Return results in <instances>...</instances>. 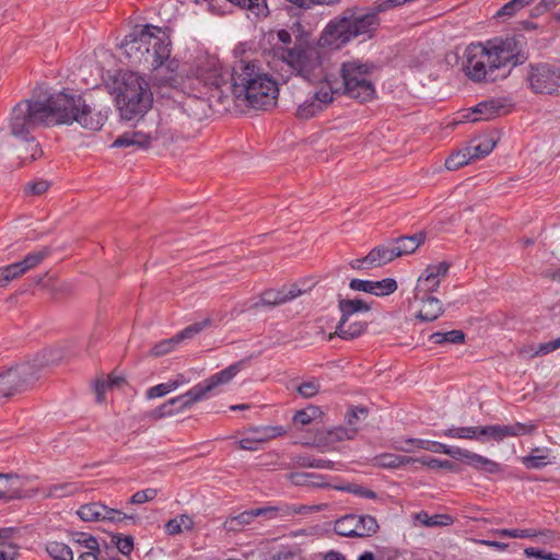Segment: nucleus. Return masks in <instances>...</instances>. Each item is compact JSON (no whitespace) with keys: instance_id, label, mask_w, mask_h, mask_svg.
<instances>
[{"instance_id":"f257e3e1","label":"nucleus","mask_w":560,"mask_h":560,"mask_svg":"<svg viewBox=\"0 0 560 560\" xmlns=\"http://www.w3.org/2000/svg\"><path fill=\"white\" fill-rule=\"evenodd\" d=\"M196 78L209 86L208 100L222 101L226 86L236 100L252 108L269 109L277 104L278 83L254 62L241 60L230 73L217 57L205 56L197 61Z\"/></svg>"},{"instance_id":"f03ea898","label":"nucleus","mask_w":560,"mask_h":560,"mask_svg":"<svg viewBox=\"0 0 560 560\" xmlns=\"http://www.w3.org/2000/svg\"><path fill=\"white\" fill-rule=\"evenodd\" d=\"M270 65L284 82L295 77L310 85L319 84L318 88L310 92L311 96L304 101L294 94L295 102L299 104L296 116L301 119L314 117L325 105L331 103L335 94L341 90V85L337 81L329 79L317 48L275 47Z\"/></svg>"},{"instance_id":"7ed1b4c3","label":"nucleus","mask_w":560,"mask_h":560,"mask_svg":"<svg viewBox=\"0 0 560 560\" xmlns=\"http://www.w3.org/2000/svg\"><path fill=\"white\" fill-rule=\"evenodd\" d=\"M525 60L523 38L506 37L468 45L462 66L471 81H494L497 70L515 67Z\"/></svg>"},{"instance_id":"20e7f679","label":"nucleus","mask_w":560,"mask_h":560,"mask_svg":"<svg viewBox=\"0 0 560 560\" xmlns=\"http://www.w3.org/2000/svg\"><path fill=\"white\" fill-rule=\"evenodd\" d=\"M377 13L376 10L365 13L348 10L326 25L319 42L324 46L337 49L352 39H370L380 25Z\"/></svg>"},{"instance_id":"39448f33","label":"nucleus","mask_w":560,"mask_h":560,"mask_svg":"<svg viewBox=\"0 0 560 560\" xmlns=\"http://www.w3.org/2000/svg\"><path fill=\"white\" fill-rule=\"evenodd\" d=\"M168 46L170 36L165 31L145 25L126 36L120 48L132 63L151 68L160 66L162 58L167 57Z\"/></svg>"},{"instance_id":"423d86ee","label":"nucleus","mask_w":560,"mask_h":560,"mask_svg":"<svg viewBox=\"0 0 560 560\" xmlns=\"http://www.w3.org/2000/svg\"><path fill=\"white\" fill-rule=\"evenodd\" d=\"M116 105L125 120L142 117L152 106L149 83L136 72H124L117 81Z\"/></svg>"},{"instance_id":"0eeeda50","label":"nucleus","mask_w":560,"mask_h":560,"mask_svg":"<svg viewBox=\"0 0 560 560\" xmlns=\"http://www.w3.org/2000/svg\"><path fill=\"white\" fill-rule=\"evenodd\" d=\"M243 368V362L231 364L226 369L213 374L191 387L185 394L171 398L159 408L152 411L153 417L163 418L190 408L194 404L201 401L214 393L221 385L228 384Z\"/></svg>"},{"instance_id":"6e6552de","label":"nucleus","mask_w":560,"mask_h":560,"mask_svg":"<svg viewBox=\"0 0 560 560\" xmlns=\"http://www.w3.org/2000/svg\"><path fill=\"white\" fill-rule=\"evenodd\" d=\"M56 125V110L52 95L45 102L24 101L19 103L11 113L9 128L11 135L28 140V135L39 126Z\"/></svg>"},{"instance_id":"1a4fd4ad","label":"nucleus","mask_w":560,"mask_h":560,"mask_svg":"<svg viewBox=\"0 0 560 560\" xmlns=\"http://www.w3.org/2000/svg\"><path fill=\"white\" fill-rule=\"evenodd\" d=\"M60 359L57 351L45 350L32 361L22 362L0 372V401L24 390L38 377L45 366L55 364Z\"/></svg>"},{"instance_id":"9d476101","label":"nucleus","mask_w":560,"mask_h":560,"mask_svg":"<svg viewBox=\"0 0 560 560\" xmlns=\"http://www.w3.org/2000/svg\"><path fill=\"white\" fill-rule=\"evenodd\" d=\"M52 104L56 110V125H70L78 122L82 128L100 130L107 116L100 110H94L82 101L63 92L52 94Z\"/></svg>"},{"instance_id":"9b49d317","label":"nucleus","mask_w":560,"mask_h":560,"mask_svg":"<svg viewBox=\"0 0 560 560\" xmlns=\"http://www.w3.org/2000/svg\"><path fill=\"white\" fill-rule=\"evenodd\" d=\"M372 70L371 63L360 60L343 62L340 69L343 92L360 102L372 100L375 94Z\"/></svg>"},{"instance_id":"f8f14e48","label":"nucleus","mask_w":560,"mask_h":560,"mask_svg":"<svg viewBox=\"0 0 560 560\" xmlns=\"http://www.w3.org/2000/svg\"><path fill=\"white\" fill-rule=\"evenodd\" d=\"M526 81L535 94L560 93V70L548 63L530 65Z\"/></svg>"},{"instance_id":"ddd939ff","label":"nucleus","mask_w":560,"mask_h":560,"mask_svg":"<svg viewBox=\"0 0 560 560\" xmlns=\"http://www.w3.org/2000/svg\"><path fill=\"white\" fill-rule=\"evenodd\" d=\"M378 528L377 521L371 515L347 514L336 520L334 524L335 533L343 537H371Z\"/></svg>"},{"instance_id":"4468645a","label":"nucleus","mask_w":560,"mask_h":560,"mask_svg":"<svg viewBox=\"0 0 560 560\" xmlns=\"http://www.w3.org/2000/svg\"><path fill=\"white\" fill-rule=\"evenodd\" d=\"M536 429V424L528 422H514L512 424H492L478 427V441L492 440L502 442L506 438H517L532 433Z\"/></svg>"},{"instance_id":"2eb2a0df","label":"nucleus","mask_w":560,"mask_h":560,"mask_svg":"<svg viewBox=\"0 0 560 560\" xmlns=\"http://www.w3.org/2000/svg\"><path fill=\"white\" fill-rule=\"evenodd\" d=\"M450 267L451 265L447 261L428 265L418 277L413 293L432 295L448 276Z\"/></svg>"},{"instance_id":"dca6fc26","label":"nucleus","mask_w":560,"mask_h":560,"mask_svg":"<svg viewBox=\"0 0 560 560\" xmlns=\"http://www.w3.org/2000/svg\"><path fill=\"white\" fill-rule=\"evenodd\" d=\"M77 514L83 522L119 523L125 520L135 518L133 516L128 515L119 510L108 508L101 502L83 504L79 508Z\"/></svg>"},{"instance_id":"f3484780","label":"nucleus","mask_w":560,"mask_h":560,"mask_svg":"<svg viewBox=\"0 0 560 560\" xmlns=\"http://www.w3.org/2000/svg\"><path fill=\"white\" fill-rule=\"evenodd\" d=\"M408 307L420 322H433L444 313L442 302L431 294L413 293Z\"/></svg>"},{"instance_id":"a211bd4d","label":"nucleus","mask_w":560,"mask_h":560,"mask_svg":"<svg viewBox=\"0 0 560 560\" xmlns=\"http://www.w3.org/2000/svg\"><path fill=\"white\" fill-rule=\"evenodd\" d=\"M210 325V319H205L199 323L191 324L187 326L185 329L173 336L172 338L164 339L155 343L150 350V354L152 357H162L165 355L173 350L184 340L191 339L194 336L202 331L206 327Z\"/></svg>"},{"instance_id":"6ab92c4d","label":"nucleus","mask_w":560,"mask_h":560,"mask_svg":"<svg viewBox=\"0 0 560 560\" xmlns=\"http://www.w3.org/2000/svg\"><path fill=\"white\" fill-rule=\"evenodd\" d=\"M390 243L374 247L365 257L353 259L350 267L355 270L382 267L395 259Z\"/></svg>"},{"instance_id":"aec40b11","label":"nucleus","mask_w":560,"mask_h":560,"mask_svg":"<svg viewBox=\"0 0 560 560\" xmlns=\"http://www.w3.org/2000/svg\"><path fill=\"white\" fill-rule=\"evenodd\" d=\"M455 457H460L466 460V464L475 469L482 470L488 474H498L501 471L499 463L489 459L482 455L472 453L470 451L457 447Z\"/></svg>"},{"instance_id":"412c9836","label":"nucleus","mask_w":560,"mask_h":560,"mask_svg":"<svg viewBox=\"0 0 560 560\" xmlns=\"http://www.w3.org/2000/svg\"><path fill=\"white\" fill-rule=\"evenodd\" d=\"M150 69L156 71V78L165 84L173 85L180 72V65L176 58H171V45L168 46L167 57L162 58L161 65L151 67Z\"/></svg>"},{"instance_id":"4be33fe9","label":"nucleus","mask_w":560,"mask_h":560,"mask_svg":"<svg viewBox=\"0 0 560 560\" xmlns=\"http://www.w3.org/2000/svg\"><path fill=\"white\" fill-rule=\"evenodd\" d=\"M425 235L423 233H416L410 236H400L390 242L395 257L412 254L424 242Z\"/></svg>"},{"instance_id":"5701e85b","label":"nucleus","mask_w":560,"mask_h":560,"mask_svg":"<svg viewBox=\"0 0 560 560\" xmlns=\"http://www.w3.org/2000/svg\"><path fill=\"white\" fill-rule=\"evenodd\" d=\"M407 445H410V447H399V450L409 452L412 450V447L421 448L425 451H430L433 453H441L446 454L452 457H455V453L457 447L448 446L446 444L435 442V441H428V440H421V439H409L406 441Z\"/></svg>"},{"instance_id":"b1692460","label":"nucleus","mask_w":560,"mask_h":560,"mask_svg":"<svg viewBox=\"0 0 560 560\" xmlns=\"http://www.w3.org/2000/svg\"><path fill=\"white\" fill-rule=\"evenodd\" d=\"M503 109V104L499 100H487L477 104L472 108L471 121L489 120L500 115Z\"/></svg>"},{"instance_id":"393cba45","label":"nucleus","mask_w":560,"mask_h":560,"mask_svg":"<svg viewBox=\"0 0 560 560\" xmlns=\"http://www.w3.org/2000/svg\"><path fill=\"white\" fill-rule=\"evenodd\" d=\"M412 460L410 456L383 453L372 458V465L378 468L397 469L411 464Z\"/></svg>"},{"instance_id":"a878e982","label":"nucleus","mask_w":560,"mask_h":560,"mask_svg":"<svg viewBox=\"0 0 560 560\" xmlns=\"http://www.w3.org/2000/svg\"><path fill=\"white\" fill-rule=\"evenodd\" d=\"M365 328L366 324L363 322H351V318L340 317L336 328V335L342 339L350 340L361 336Z\"/></svg>"},{"instance_id":"bb28decb","label":"nucleus","mask_w":560,"mask_h":560,"mask_svg":"<svg viewBox=\"0 0 560 560\" xmlns=\"http://www.w3.org/2000/svg\"><path fill=\"white\" fill-rule=\"evenodd\" d=\"M269 510L267 509H254L249 511H244L235 516H230L224 522V527L228 530H240L245 525H248L253 522V520L261 514H265Z\"/></svg>"},{"instance_id":"cd10ccee","label":"nucleus","mask_w":560,"mask_h":560,"mask_svg":"<svg viewBox=\"0 0 560 560\" xmlns=\"http://www.w3.org/2000/svg\"><path fill=\"white\" fill-rule=\"evenodd\" d=\"M495 141L489 136H481L472 139L466 147L471 159L485 158L492 152Z\"/></svg>"},{"instance_id":"c85d7f7f","label":"nucleus","mask_w":560,"mask_h":560,"mask_svg":"<svg viewBox=\"0 0 560 560\" xmlns=\"http://www.w3.org/2000/svg\"><path fill=\"white\" fill-rule=\"evenodd\" d=\"M287 430L281 425L255 427L248 430V434L253 436L258 444L266 443L278 436H282Z\"/></svg>"},{"instance_id":"c756f323","label":"nucleus","mask_w":560,"mask_h":560,"mask_svg":"<svg viewBox=\"0 0 560 560\" xmlns=\"http://www.w3.org/2000/svg\"><path fill=\"white\" fill-rule=\"evenodd\" d=\"M22 482L16 475L0 474V498L20 497Z\"/></svg>"},{"instance_id":"7c9ffc66","label":"nucleus","mask_w":560,"mask_h":560,"mask_svg":"<svg viewBox=\"0 0 560 560\" xmlns=\"http://www.w3.org/2000/svg\"><path fill=\"white\" fill-rule=\"evenodd\" d=\"M12 533V528H0V560H14L19 553L18 546L11 539Z\"/></svg>"},{"instance_id":"2f4dec72","label":"nucleus","mask_w":560,"mask_h":560,"mask_svg":"<svg viewBox=\"0 0 560 560\" xmlns=\"http://www.w3.org/2000/svg\"><path fill=\"white\" fill-rule=\"evenodd\" d=\"M338 306L342 318H351L357 313H368L371 310L370 304L361 299H342Z\"/></svg>"},{"instance_id":"473e14b6","label":"nucleus","mask_w":560,"mask_h":560,"mask_svg":"<svg viewBox=\"0 0 560 560\" xmlns=\"http://www.w3.org/2000/svg\"><path fill=\"white\" fill-rule=\"evenodd\" d=\"M560 348V337L548 341L539 343L538 346H529L526 348L521 349L520 354L524 358H535L548 354L557 349Z\"/></svg>"},{"instance_id":"72a5a7b5","label":"nucleus","mask_w":560,"mask_h":560,"mask_svg":"<svg viewBox=\"0 0 560 560\" xmlns=\"http://www.w3.org/2000/svg\"><path fill=\"white\" fill-rule=\"evenodd\" d=\"M358 433L357 428H343L338 427L332 430H329L324 439V441L319 440V443L323 445H330L336 442H341L346 440H352Z\"/></svg>"},{"instance_id":"f704fd0d","label":"nucleus","mask_w":560,"mask_h":560,"mask_svg":"<svg viewBox=\"0 0 560 560\" xmlns=\"http://www.w3.org/2000/svg\"><path fill=\"white\" fill-rule=\"evenodd\" d=\"M79 486L73 482L54 483L45 488L44 494L47 498H65L75 494L79 491Z\"/></svg>"},{"instance_id":"c9c22d12","label":"nucleus","mask_w":560,"mask_h":560,"mask_svg":"<svg viewBox=\"0 0 560 560\" xmlns=\"http://www.w3.org/2000/svg\"><path fill=\"white\" fill-rule=\"evenodd\" d=\"M125 384V378L116 375H108L106 378L97 380L95 383V393L97 402H103L105 393L112 388H119Z\"/></svg>"},{"instance_id":"e433bc0d","label":"nucleus","mask_w":560,"mask_h":560,"mask_svg":"<svg viewBox=\"0 0 560 560\" xmlns=\"http://www.w3.org/2000/svg\"><path fill=\"white\" fill-rule=\"evenodd\" d=\"M49 254L50 249L48 247H44L39 250L27 254L22 260L18 261V264L23 273H26L28 270L37 267L46 257L49 256Z\"/></svg>"},{"instance_id":"4c0bfd02","label":"nucleus","mask_w":560,"mask_h":560,"mask_svg":"<svg viewBox=\"0 0 560 560\" xmlns=\"http://www.w3.org/2000/svg\"><path fill=\"white\" fill-rule=\"evenodd\" d=\"M192 528L194 521L186 514L172 518L165 524V530L168 535H178L184 530H191Z\"/></svg>"},{"instance_id":"58836bf2","label":"nucleus","mask_w":560,"mask_h":560,"mask_svg":"<svg viewBox=\"0 0 560 560\" xmlns=\"http://www.w3.org/2000/svg\"><path fill=\"white\" fill-rule=\"evenodd\" d=\"M415 518L427 527L435 526H447L453 523V518L445 514L429 515L427 512H419L415 515Z\"/></svg>"},{"instance_id":"ea45409f","label":"nucleus","mask_w":560,"mask_h":560,"mask_svg":"<svg viewBox=\"0 0 560 560\" xmlns=\"http://www.w3.org/2000/svg\"><path fill=\"white\" fill-rule=\"evenodd\" d=\"M46 551L54 560H73V551L69 546L60 541H49Z\"/></svg>"},{"instance_id":"a19ab883","label":"nucleus","mask_w":560,"mask_h":560,"mask_svg":"<svg viewBox=\"0 0 560 560\" xmlns=\"http://www.w3.org/2000/svg\"><path fill=\"white\" fill-rule=\"evenodd\" d=\"M534 0H511L497 11L495 18L509 20L516 15L523 8L529 5Z\"/></svg>"},{"instance_id":"79ce46f5","label":"nucleus","mask_w":560,"mask_h":560,"mask_svg":"<svg viewBox=\"0 0 560 560\" xmlns=\"http://www.w3.org/2000/svg\"><path fill=\"white\" fill-rule=\"evenodd\" d=\"M442 435L450 439L478 440V427H452L443 431Z\"/></svg>"},{"instance_id":"37998d69","label":"nucleus","mask_w":560,"mask_h":560,"mask_svg":"<svg viewBox=\"0 0 560 560\" xmlns=\"http://www.w3.org/2000/svg\"><path fill=\"white\" fill-rule=\"evenodd\" d=\"M430 340L433 343H438V345L445 343V342L462 343L465 340V334L462 330H457V329L446 331V332L438 331V332H433L430 336Z\"/></svg>"},{"instance_id":"c03bdc74","label":"nucleus","mask_w":560,"mask_h":560,"mask_svg":"<svg viewBox=\"0 0 560 560\" xmlns=\"http://www.w3.org/2000/svg\"><path fill=\"white\" fill-rule=\"evenodd\" d=\"M288 479L294 485L300 487H314V488H326L328 483L325 481L312 480L311 472H291L288 475Z\"/></svg>"},{"instance_id":"a18cd8bd","label":"nucleus","mask_w":560,"mask_h":560,"mask_svg":"<svg viewBox=\"0 0 560 560\" xmlns=\"http://www.w3.org/2000/svg\"><path fill=\"white\" fill-rule=\"evenodd\" d=\"M320 416L317 407L310 406L303 410H299L293 416V423L296 427H304L311 424L315 419Z\"/></svg>"},{"instance_id":"49530a36","label":"nucleus","mask_w":560,"mask_h":560,"mask_svg":"<svg viewBox=\"0 0 560 560\" xmlns=\"http://www.w3.org/2000/svg\"><path fill=\"white\" fill-rule=\"evenodd\" d=\"M398 285L395 279L386 278L378 281H372V294L375 296H387L397 290Z\"/></svg>"},{"instance_id":"de8ad7c7","label":"nucleus","mask_w":560,"mask_h":560,"mask_svg":"<svg viewBox=\"0 0 560 560\" xmlns=\"http://www.w3.org/2000/svg\"><path fill=\"white\" fill-rule=\"evenodd\" d=\"M471 160V155L469 154L467 148H464L445 160V167L450 171H455L463 167L464 165H467Z\"/></svg>"},{"instance_id":"09e8293b","label":"nucleus","mask_w":560,"mask_h":560,"mask_svg":"<svg viewBox=\"0 0 560 560\" xmlns=\"http://www.w3.org/2000/svg\"><path fill=\"white\" fill-rule=\"evenodd\" d=\"M79 544H83L88 551L81 552L78 560H97L98 542L93 536L82 535V539H78Z\"/></svg>"},{"instance_id":"8fccbe9b","label":"nucleus","mask_w":560,"mask_h":560,"mask_svg":"<svg viewBox=\"0 0 560 560\" xmlns=\"http://www.w3.org/2000/svg\"><path fill=\"white\" fill-rule=\"evenodd\" d=\"M285 303L283 290H267L261 294L260 301L255 304L256 307L259 305L276 306Z\"/></svg>"},{"instance_id":"3c124183","label":"nucleus","mask_w":560,"mask_h":560,"mask_svg":"<svg viewBox=\"0 0 560 560\" xmlns=\"http://www.w3.org/2000/svg\"><path fill=\"white\" fill-rule=\"evenodd\" d=\"M296 464L301 467L318 468V469H332L334 462L323 458H315L310 456H300L296 458Z\"/></svg>"},{"instance_id":"603ef678","label":"nucleus","mask_w":560,"mask_h":560,"mask_svg":"<svg viewBox=\"0 0 560 560\" xmlns=\"http://www.w3.org/2000/svg\"><path fill=\"white\" fill-rule=\"evenodd\" d=\"M112 542L115 544L119 552L129 556L133 550V539L131 536L114 535Z\"/></svg>"},{"instance_id":"864d4df0","label":"nucleus","mask_w":560,"mask_h":560,"mask_svg":"<svg viewBox=\"0 0 560 560\" xmlns=\"http://www.w3.org/2000/svg\"><path fill=\"white\" fill-rule=\"evenodd\" d=\"M335 489L350 492V493H353L355 495L366 498V499H375L376 498V493L374 491H372L368 488L361 487L359 485H355V483H348L346 486L335 487Z\"/></svg>"},{"instance_id":"5fc2aeb1","label":"nucleus","mask_w":560,"mask_h":560,"mask_svg":"<svg viewBox=\"0 0 560 560\" xmlns=\"http://www.w3.org/2000/svg\"><path fill=\"white\" fill-rule=\"evenodd\" d=\"M176 389L175 383H162L148 389L147 397L149 399L163 397L164 395Z\"/></svg>"},{"instance_id":"6e6d98bb","label":"nucleus","mask_w":560,"mask_h":560,"mask_svg":"<svg viewBox=\"0 0 560 560\" xmlns=\"http://www.w3.org/2000/svg\"><path fill=\"white\" fill-rule=\"evenodd\" d=\"M49 188V183L44 179L30 182L25 185L24 191L26 195L40 196Z\"/></svg>"},{"instance_id":"4d7b16f0","label":"nucleus","mask_w":560,"mask_h":560,"mask_svg":"<svg viewBox=\"0 0 560 560\" xmlns=\"http://www.w3.org/2000/svg\"><path fill=\"white\" fill-rule=\"evenodd\" d=\"M158 495V490L153 488H148L141 491H137L133 493L129 500L131 504H142L149 501H152Z\"/></svg>"},{"instance_id":"13d9d810","label":"nucleus","mask_w":560,"mask_h":560,"mask_svg":"<svg viewBox=\"0 0 560 560\" xmlns=\"http://www.w3.org/2000/svg\"><path fill=\"white\" fill-rule=\"evenodd\" d=\"M130 133H131L132 139L135 140L133 141L135 147H140V148L149 145L153 139L158 140L161 136L159 131H156V136H152L150 133H145L142 131H130Z\"/></svg>"},{"instance_id":"bf43d9fd","label":"nucleus","mask_w":560,"mask_h":560,"mask_svg":"<svg viewBox=\"0 0 560 560\" xmlns=\"http://www.w3.org/2000/svg\"><path fill=\"white\" fill-rule=\"evenodd\" d=\"M319 383L317 381H307L299 385L298 392L304 398L314 397L319 392Z\"/></svg>"},{"instance_id":"052dcab7","label":"nucleus","mask_w":560,"mask_h":560,"mask_svg":"<svg viewBox=\"0 0 560 560\" xmlns=\"http://www.w3.org/2000/svg\"><path fill=\"white\" fill-rule=\"evenodd\" d=\"M495 534L500 537L510 538H529L536 535L532 529H500Z\"/></svg>"},{"instance_id":"680f3d73","label":"nucleus","mask_w":560,"mask_h":560,"mask_svg":"<svg viewBox=\"0 0 560 560\" xmlns=\"http://www.w3.org/2000/svg\"><path fill=\"white\" fill-rule=\"evenodd\" d=\"M1 269L3 271V276H4V280H5L7 284L24 275L21 267L19 266L18 261L10 264L8 266L1 267Z\"/></svg>"},{"instance_id":"e2e57ef3","label":"nucleus","mask_w":560,"mask_h":560,"mask_svg":"<svg viewBox=\"0 0 560 560\" xmlns=\"http://www.w3.org/2000/svg\"><path fill=\"white\" fill-rule=\"evenodd\" d=\"M366 410L364 408H355L347 413L346 420L348 428H357V423L361 419H365Z\"/></svg>"},{"instance_id":"0e129e2a","label":"nucleus","mask_w":560,"mask_h":560,"mask_svg":"<svg viewBox=\"0 0 560 560\" xmlns=\"http://www.w3.org/2000/svg\"><path fill=\"white\" fill-rule=\"evenodd\" d=\"M349 288L353 291H362L372 294V280L352 279Z\"/></svg>"},{"instance_id":"69168bd1","label":"nucleus","mask_w":560,"mask_h":560,"mask_svg":"<svg viewBox=\"0 0 560 560\" xmlns=\"http://www.w3.org/2000/svg\"><path fill=\"white\" fill-rule=\"evenodd\" d=\"M282 290L285 298V303L306 292V290L299 288V285L295 283L289 287H283Z\"/></svg>"},{"instance_id":"338daca9","label":"nucleus","mask_w":560,"mask_h":560,"mask_svg":"<svg viewBox=\"0 0 560 560\" xmlns=\"http://www.w3.org/2000/svg\"><path fill=\"white\" fill-rule=\"evenodd\" d=\"M133 139L131 137L130 131L125 132L116 138V140L113 142L112 147L114 148H128V147H135Z\"/></svg>"},{"instance_id":"774afa93","label":"nucleus","mask_w":560,"mask_h":560,"mask_svg":"<svg viewBox=\"0 0 560 560\" xmlns=\"http://www.w3.org/2000/svg\"><path fill=\"white\" fill-rule=\"evenodd\" d=\"M525 553H526L528 557H535V558H538V559H540V560H559L558 555H555V553H545V552H542L541 550H539V549H535V548H526V549H525Z\"/></svg>"}]
</instances>
